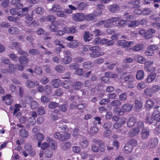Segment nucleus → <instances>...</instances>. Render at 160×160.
I'll list each match as a JSON object with an SVG mask.
<instances>
[{
  "label": "nucleus",
  "instance_id": "obj_57",
  "mask_svg": "<svg viewBox=\"0 0 160 160\" xmlns=\"http://www.w3.org/2000/svg\"><path fill=\"white\" fill-rule=\"evenodd\" d=\"M58 105L59 104L58 103L51 102L49 103L48 106L50 108L52 109L58 107Z\"/></svg>",
  "mask_w": 160,
  "mask_h": 160
},
{
  "label": "nucleus",
  "instance_id": "obj_10",
  "mask_svg": "<svg viewBox=\"0 0 160 160\" xmlns=\"http://www.w3.org/2000/svg\"><path fill=\"white\" fill-rule=\"evenodd\" d=\"M149 133L150 130L148 128H143L141 133L142 138L143 139H147L148 137Z\"/></svg>",
  "mask_w": 160,
  "mask_h": 160
},
{
  "label": "nucleus",
  "instance_id": "obj_44",
  "mask_svg": "<svg viewBox=\"0 0 160 160\" xmlns=\"http://www.w3.org/2000/svg\"><path fill=\"white\" fill-rule=\"evenodd\" d=\"M154 121L152 116L148 115L146 118V122L148 124L152 123Z\"/></svg>",
  "mask_w": 160,
  "mask_h": 160
},
{
  "label": "nucleus",
  "instance_id": "obj_26",
  "mask_svg": "<svg viewBox=\"0 0 160 160\" xmlns=\"http://www.w3.org/2000/svg\"><path fill=\"white\" fill-rule=\"evenodd\" d=\"M124 80L127 83L132 82L134 80V76L132 74L128 75L124 78Z\"/></svg>",
  "mask_w": 160,
  "mask_h": 160
},
{
  "label": "nucleus",
  "instance_id": "obj_64",
  "mask_svg": "<svg viewBox=\"0 0 160 160\" xmlns=\"http://www.w3.org/2000/svg\"><path fill=\"white\" fill-rule=\"evenodd\" d=\"M98 132V128L95 127H93L91 128L90 130V133L92 134H96Z\"/></svg>",
  "mask_w": 160,
  "mask_h": 160
},
{
  "label": "nucleus",
  "instance_id": "obj_4",
  "mask_svg": "<svg viewBox=\"0 0 160 160\" xmlns=\"http://www.w3.org/2000/svg\"><path fill=\"white\" fill-rule=\"evenodd\" d=\"M134 44L132 41L126 42L125 40H119L117 41L116 45L117 46H122V47H129Z\"/></svg>",
  "mask_w": 160,
  "mask_h": 160
},
{
  "label": "nucleus",
  "instance_id": "obj_11",
  "mask_svg": "<svg viewBox=\"0 0 160 160\" xmlns=\"http://www.w3.org/2000/svg\"><path fill=\"white\" fill-rule=\"evenodd\" d=\"M108 9L111 12L115 13L119 11L120 8L118 4H113L109 6Z\"/></svg>",
  "mask_w": 160,
  "mask_h": 160
},
{
  "label": "nucleus",
  "instance_id": "obj_53",
  "mask_svg": "<svg viewBox=\"0 0 160 160\" xmlns=\"http://www.w3.org/2000/svg\"><path fill=\"white\" fill-rule=\"evenodd\" d=\"M39 106L38 102L35 101H32L31 102V107L32 109H35Z\"/></svg>",
  "mask_w": 160,
  "mask_h": 160
},
{
  "label": "nucleus",
  "instance_id": "obj_42",
  "mask_svg": "<svg viewBox=\"0 0 160 160\" xmlns=\"http://www.w3.org/2000/svg\"><path fill=\"white\" fill-rule=\"evenodd\" d=\"M94 64L90 62H85L83 63V67L86 68H89L94 67Z\"/></svg>",
  "mask_w": 160,
  "mask_h": 160
},
{
  "label": "nucleus",
  "instance_id": "obj_47",
  "mask_svg": "<svg viewBox=\"0 0 160 160\" xmlns=\"http://www.w3.org/2000/svg\"><path fill=\"white\" fill-rule=\"evenodd\" d=\"M138 25H139V21H132L128 24L129 27H136Z\"/></svg>",
  "mask_w": 160,
  "mask_h": 160
},
{
  "label": "nucleus",
  "instance_id": "obj_28",
  "mask_svg": "<svg viewBox=\"0 0 160 160\" xmlns=\"http://www.w3.org/2000/svg\"><path fill=\"white\" fill-rule=\"evenodd\" d=\"M71 146V143L69 142H65L61 143L60 147L62 149L66 150L68 149Z\"/></svg>",
  "mask_w": 160,
  "mask_h": 160
},
{
  "label": "nucleus",
  "instance_id": "obj_51",
  "mask_svg": "<svg viewBox=\"0 0 160 160\" xmlns=\"http://www.w3.org/2000/svg\"><path fill=\"white\" fill-rule=\"evenodd\" d=\"M105 75L107 77L111 78H116L118 77V75L116 74H113L111 72H107L105 73Z\"/></svg>",
  "mask_w": 160,
  "mask_h": 160
},
{
  "label": "nucleus",
  "instance_id": "obj_33",
  "mask_svg": "<svg viewBox=\"0 0 160 160\" xmlns=\"http://www.w3.org/2000/svg\"><path fill=\"white\" fill-rule=\"evenodd\" d=\"M125 152L126 153L129 154L130 153L132 150V146L130 145L129 144H126L124 146Z\"/></svg>",
  "mask_w": 160,
  "mask_h": 160
},
{
  "label": "nucleus",
  "instance_id": "obj_7",
  "mask_svg": "<svg viewBox=\"0 0 160 160\" xmlns=\"http://www.w3.org/2000/svg\"><path fill=\"white\" fill-rule=\"evenodd\" d=\"M159 108V106H157L156 108H154L152 116L154 120L157 122H160V112L157 108Z\"/></svg>",
  "mask_w": 160,
  "mask_h": 160
},
{
  "label": "nucleus",
  "instance_id": "obj_38",
  "mask_svg": "<svg viewBox=\"0 0 160 160\" xmlns=\"http://www.w3.org/2000/svg\"><path fill=\"white\" fill-rule=\"evenodd\" d=\"M72 61V58L70 56H66L63 59L62 63L64 64H68L70 63Z\"/></svg>",
  "mask_w": 160,
  "mask_h": 160
},
{
  "label": "nucleus",
  "instance_id": "obj_35",
  "mask_svg": "<svg viewBox=\"0 0 160 160\" xmlns=\"http://www.w3.org/2000/svg\"><path fill=\"white\" fill-rule=\"evenodd\" d=\"M89 143L86 140H83L79 142V145L82 148H86L88 146Z\"/></svg>",
  "mask_w": 160,
  "mask_h": 160
},
{
  "label": "nucleus",
  "instance_id": "obj_31",
  "mask_svg": "<svg viewBox=\"0 0 160 160\" xmlns=\"http://www.w3.org/2000/svg\"><path fill=\"white\" fill-rule=\"evenodd\" d=\"M66 28L67 33H74L78 32L77 30L74 27H71V28L66 27Z\"/></svg>",
  "mask_w": 160,
  "mask_h": 160
},
{
  "label": "nucleus",
  "instance_id": "obj_55",
  "mask_svg": "<svg viewBox=\"0 0 160 160\" xmlns=\"http://www.w3.org/2000/svg\"><path fill=\"white\" fill-rule=\"evenodd\" d=\"M124 16L125 17L126 20L128 21H130L134 18L133 16L132 15L129 13H126L124 14Z\"/></svg>",
  "mask_w": 160,
  "mask_h": 160
},
{
  "label": "nucleus",
  "instance_id": "obj_63",
  "mask_svg": "<svg viewBox=\"0 0 160 160\" xmlns=\"http://www.w3.org/2000/svg\"><path fill=\"white\" fill-rule=\"evenodd\" d=\"M50 99L45 96H43L41 98V101L43 103H47L49 102Z\"/></svg>",
  "mask_w": 160,
  "mask_h": 160
},
{
  "label": "nucleus",
  "instance_id": "obj_61",
  "mask_svg": "<svg viewBox=\"0 0 160 160\" xmlns=\"http://www.w3.org/2000/svg\"><path fill=\"white\" fill-rule=\"evenodd\" d=\"M8 19L10 21L14 22H16L19 20V18L18 16H8Z\"/></svg>",
  "mask_w": 160,
  "mask_h": 160
},
{
  "label": "nucleus",
  "instance_id": "obj_18",
  "mask_svg": "<svg viewBox=\"0 0 160 160\" xmlns=\"http://www.w3.org/2000/svg\"><path fill=\"white\" fill-rule=\"evenodd\" d=\"M143 48L144 47L143 44H138L132 46L130 49H128V50L130 49L131 50H132L133 51L136 52L140 50H142ZM127 50H128V49H127Z\"/></svg>",
  "mask_w": 160,
  "mask_h": 160
},
{
  "label": "nucleus",
  "instance_id": "obj_43",
  "mask_svg": "<svg viewBox=\"0 0 160 160\" xmlns=\"http://www.w3.org/2000/svg\"><path fill=\"white\" fill-rule=\"evenodd\" d=\"M82 84L81 82H77L73 85V88L74 89L78 90L81 88Z\"/></svg>",
  "mask_w": 160,
  "mask_h": 160
},
{
  "label": "nucleus",
  "instance_id": "obj_37",
  "mask_svg": "<svg viewBox=\"0 0 160 160\" xmlns=\"http://www.w3.org/2000/svg\"><path fill=\"white\" fill-rule=\"evenodd\" d=\"M29 60L28 58L24 57H21L19 58V62L21 64H24L26 63Z\"/></svg>",
  "mask_w": 160,
  "mask_h": 160
},
{
  "label": "nucleus",
  "instance_id": "obj_8",
  "mask_svg": "<svg viewBox=\"0 0 160 160\" xmlns=\"http://www.w3.org/2000/svg\"><path fill=\"white\" fill-rule=\"evenodd\" d=\"M44 135L42 133H38L34 135V139L39 141L38 142V146L40 147L41 145V141L43 140L44 138Z\"/></svg>",
  "mask_w": 160,
  "mask_h": 160
},
{
  "label": "nucleus",
  "instance_id": "obj_48",
  "mask_svg": "<svg viewBox=\"0 0 160 160\" xmlns=\"http://www.w3.org/2000/svg\"><path fill=\"white\" fill-rule=\"evenodd\" d=\"M54 136L55 138L58 140L62 141L63 135L60 133V132H56L54 134Z\"/></svg>",
  "mask_w": 160,
  "mask_h": 160
},
{
  "label": "nucleus",
  "instance_id": "obj_3",
  "mask_svg": "<svg viewBox=\"0 0 160 160\" xmlns=\"http://www.w3.org/2000/svg\"><path fill=\"white\" fill-rule=\"evenodd\" d=\"M120 18L114 17H112L106 20L107 23L105 24L104 26L105 28L111 27L113 26V23L118 21Z\"/></svg>",
  "mask_w": 160,
  "mask_h": 160
},
{
  "label": "nucleus",
  "instance_id": "obj_22",
  "mask_svg": "<svg viewBox=\"0 0 160 160\" xmlns=\"http://www.w3.org/2000/svg\"><path fill=\"white\" fill-rule=\"evenodd\" d=\"M51 83L54 88H57L61 84V81L59 79H54L52 81Z\"/></svg>",
  "mask_w": 160,
  "mask_h": 160
},
{
  "label": "nucleus",
  "instance_id": "obj_58",
  "mask_svg": "<svg viewBox=\"0 0 160 160\" xmlns=\"http://www.w3.org/2000/svg\"><path fill=\"white\" fill-rule=\"evenodd\" d=\"M146 86L145 83L144 82H141L137 85V88L139 90H141L144 88Z\"/></svg>",
  "mask_w": 160,
  "mask_h": 160
},
{
  "label": "nucleus",
  "instance_id": "obj_52",
  "mask_svg": "<svg viewBox=\"0 0 160 160\" xmlns=\"http://www.w3.org/2000/svg\"><path fill=\"white\" fill-rule=\"evenodd\" d=\"M66 30V27H65L62 28V30H57L56 35L60 36L64 35L65 33H67Z\"/></svg>",
  "mask_w": 160,
  "mask_h": 160
},
{
  "label": "nucleus",
  "instance_id": "obj_9",
  "mask_svg": "<svg viewBox=\"0 0 160 160\" xmlns=\"http://www.w3.org/2000/svg\"><path fill=\"white\" fill-rule=\"evenodd\" d=\"M62 8V6L58 4H54L52 5L51 8L49 11L51 13H57Z\"/></svg>",
  "mask_w": 160,
  "mask_h": 160
},
{
  "label": "nucleus",
  "instance_id": "obj_19",
  "mask_svg": "<svg viewBox=\"0 0 160 160\" xmlns=\"http://www.w3.org/2000/svg\"><path fill=\"white\" fill-rule=\"evenodd\" d=\"M56 19L55 17L53 15H50L48 17H45L40 19L41 21H49L51 22L52 24H54V21Z\"/></svg>",
  "mask_w": 160,
  "mask_h": 160
},
{
  "label": "nucleus",
  "instance_id": "obj_13",
  "mask_svg": "<svg viewBox=\"0 0 160 160\" xmlns=\"http://www.w3.org/2000/svg\"><path fill=\"white\" fill-rule=\"evenodd\" d=\"M156 77V74L155 73H151L148 74L146 79V82L148 83H150L153 82Z\"/></svg>",
  "mask_w": 160,
  "mask_h": 160
},
{
  "label": "nucleus",
  "instance_id": "obj_62",
  "mask_svg": "<svg viewBox=\"0 0 160 160\" xmlns=\"http://www.w3.org/2000/svg\"><path fill=\"white\" fill-rule=\"evenodd\" d=\"M93 33L96 36H98L102 35L103 33L100 30L98 29H95L93 31Z\"/></svg>",
  "mask_w": 160,
  "mask_h": 160
},
{
  "label": "nucleus",
  "instance_id": "obj_12",
  "mask_svg": "<svg viewBox=\"0 0 160 160\" xmlns=\"http://www.w3.org/2000/svg\"><path fill=\"white\" fill-rule=\"evenodd\" d=\"M140 132L139 128L135 127L128 132V135L130 137H133L138 135Z\"/></svg>",
  "mask_w": 160,
  "mask_h": 160
},
{
  "label": "nucleus",
  "instance_id": "obj_24",
  "mask_svg": "<svg viewBox=\"0 0 160 160\" xmlns=\"http://www.w3.org/2000/svg\"><path fill=\"white\" fill-rule=\"evenodd\" d=\"M67 46L71 48H76L78 46V42L77 41L74 40L68 43Z\"/></svg>",
  "mask_w": 160,
  "mask_h": 160
},
{
  "label": "nucleus",
  "instance_id": "obj_14",
  "mask_svg": "<svg viewBox=\"0 0 160 160\" xmlns=\"http://www.w3.org/2000/svg\"><path fill=\"white\" fill-rule=\"evenodd\" d=\"M158 140L157 138H152L150 141L148 147L150 148H154L158 144Z\"/></svg>",
  "mask_w": 160,
  "mask_h": 160
},
{
  "label": "nucleus",
  "instance_id": "obj_49",
  "mask_svg": "<svg viewBox=\"0 0 160 160\" xmlns=\"http://www.w3.org/2000/svg\"><path fill=\"white\" fill-rule=\"evenodd\" d=\"M44 91L46 94L49 95L51 93V87L50 85H46L44 88Z\"/></svg>",
  "mask_w": 160,
  "mask_h": 160
},
{
  "label": "nucleus",
  "instance_id": "obj_50",
  "mask_svg": "<svg viewBox=\"0 0 160 160\" xmlns=\"http://www.w3.org/2000/svg\"><path fill=\"white\" fill-rule=\"evenodd\" d=\"M145 70L147 72H154L155 71L156 68L151 66L146 65L145 67Z\"/></svg>",
  "mask_w": 160,
  "mask_h": 160
},
{
  "label": "nucleus",
  "instance_id": "obj_6",
  "mask_svg": "<svg viewBox=\"0 0 160 160\" xmlns=\"http://www.w3.org/2000/svg\"><path fill=\"white\" fill-rule=\"evenodd\" d=\"M46 140L48 143L51 148L52 150H55L57 148V143L53 139L49 137H47L46 138Z\"/></svg>",
  "mask_w": 160,
  "mask_h": 160
},
{
  "label": "nucleus",
  "instance_id": "obj_41",
  "mask_svg": "<svg viewBox=\"0 0 160 160\" xmlns=\"http://www.w3.org/2000/svg\"><path fill=\"white\" fill-rule=\"evenodd\" d=\"M71 84V82L70 80H66L64 81L62 84V87L67 89H69Z\"/></svg>",
  "mask_w": 160,
  "mask_h": 160
},
{
  "label": "nucleus",
  "instance_id": "obj_40",
  "mask_svg": "<svg viewBox=\"0 0 160 160\" xmlns=\"http://www.w3.org/2000/svg\"><path fill=\"white\" fill-rule=\"evenodd\" d=\"M135 58L136 60L140 63H143L146 61L145 58L139 55L137 56Z\"/></svg>",
  "mask_w": 160,
  "mask_h": 160
},
{
  "label": "nucleus",
  "instance_id": "obj_45",
  "mask_svg": "<svg viewBox=\"0 0 160 160\" xmlns=\"http://www.w3.org/2000/svg\"><path fill=\"white\" fill-rule=\"evenodd\" d=\"M57 15L61 18H66L67 17V14L66 13L65 11L59 10L58 12L56 13Z\"/></svg>",
  "mask_w": 160,
  "mask_h": 160
},
{
  "label": "nucleus",
  "instance_id": "obj_2",
  "mask_svg": "<svg viewBox=\"0 0 160 160\" xmlns=\"http://www.w3.org/2000/svg\"><path fill=\"white\" fill-rule=\"evenodd\" d=\"M104 6L102 4H98L97 5V9L98 10L96 11L95 13L90 14L85 16V19L90 21L93 19L96 16L100 15L102 14V9L104 8Z\"/></svg>",
  "mask_w": 160,
  "mask_h": 160
},
{
  "label": "nucleus",
  "instance_id": "obj_32",
  "mask_svg": "<svg viewBox=\"0 0 160 160\" xmlns=\"http://www.w3.org/2000/svg\"><path fill=\"white\" fill-rule=\"evenodd\" d=\"M144 72L143 70H140L138 71L136 74V77L137 79H141L144 77Z\"/></svg>",
  "mask_w": 160,
  "mask_h": 160
},
{
  "label": "nucleus",
  "instance_id": "obj_34",
  "mask_svg": "<svg viewBox=\"0 0 160 160\" xmlns=\"http://www.w3.org/2000/svg\"><path fill=\"white\" fill-rule=\"evenodd\" d=\"M151 88L153 94L160 91V86L159 85H153Z\"/></svg>",
  "mask_w": 160,
  "mask_h": 160
},
{
  "label": "nucleus",
  "instance_id": "obj_23",
  "mask_svg": "<svg viewBox=\"0 0 160 160\" xmlns=\"http://www.w3.org/2000/svg\"><path fill=\"white\" fill-rule=\"evenodd\" d=\"M154 102L153 101L149 99L146 102L145 107L147 110H150L153 107Z\"/></svg>",
  "mask_w": 160,
  "mask_h": 160
},
{
  "label": "nucleus",
  "instance_id": "obj_46",
  "mask_svg": "<svg viewBox=\"0 0 160 160\" xmlns=\"http://www.w3.org/2000/svg\"><path fill=\"white\" fill-rule=\"evenodd\" d=\"M34 11L37 14H41L44 12L43 9L40 7H38L35 8L34 9Z\"/></svg>",
  "mask_w": 160,
  "mask_h": 160
},
{
  "label": "nucleus",
  "instance_id": "obj_20",
  "mask_svg": "<svg viewBox=\"0 0 160 160\" xmlns=\"http://www.w3.org/2000/svg\"><path fill=\"white\" fill-rule=\"evenodd\" d=\"M132 105L131 104L126 103L122 106L121 110L123 112L130 111L132 109Z\"/></svg>",
  "mask_w": 160,
  "mask_h": 160
},
{
  "label": "nucleus",
  "instance_id": "obj_36",
  "mask_svg": "<svg viewBox=\"0 0 160 160\" xmlns=\"http://www.w3.org/2000/svg\"><path fill=\"white\" fill-rule=\"evenodd\" d=\"M135 107L137 110L140 109L142 108V102L138 100H136L135 101Z\"/></svg>",
  "mask_w": 160,
  "mask_h": 160
},
{
  "label": "nucleus",
  "instance_id": "obj_15",
  "mask_svg": "<svg viewBox=\"0 0 160 160\" xmlns=\"http://www.w3.org/2000/svg\"><path fill=\"white\" fill-rule=\"evenodd\" d=\"M39 84V82L37 81H35L34 82L33 81L28 80L26 83V86L29 88H32L35 86Z\"/></svg>",
  "mask_w": 160,
  "mask_h": 160
},
{
  "label": "nucleus",
  "instance_id": "obj_21",
  "mask_svg": "<svg viewBox=\"0 0 160 160\" xmlns=\"http://www.w3.org/2000/svg\"><path fill=\"white\" fill-rule=\"evenodd\" d=\"M137 121L136 119L134 117L130 118L127 121V125L128 127H133L136 123Z\"/></svg>",
  "mask_w": 160,
  "mask_h": 160
},
{
  "label": "nucleus",
  "instance_id": "obj_39",
  "mask_svg": "<svg viewBox=\"0 0 160 160\" xmlns=\"http://www.w3.org/2000/svg\"><path fill=\"white\" fill-rule=\"evenodd\" d=\"M111 104L112 106L114 107H117L120 106L121 105L122 103L118 100H114L112 102Z\"/></svg>",
  "mask_w": 160,
  "mask_h": 160
},
{
  "label": "nucleus",
  "instance_id": "obj_29",
  "mask_svg": "<svg viewBox=\"0 0 160 160\" xmlns=\"http://www.w3.org/2000/svg\"><path fill=\"white\" fill-rule=\"evenodd\" d=\"M19 134L21 137L23 138H25L28 137V132L26 129H22L20 131Z\"/></svg>",
  "mask_w": 160,
  "mask_h": 160
},
{
  "label": "nucleus",
  "instance_id": "obj_27",
  "mask_svg": "<svg viewBox=\"0 0 160 160\" xmlns=\"http://www.w3.org/2000/svg\"><path fill=\"white\" fill-rule=\"evenodd\" d=\"M144 95L148 98H150L153 96V93L151 88H147L144 91Z\"/></svg>",
  "mask_w": 160,
  "mask_h": 160
},
{
  "label": "nucleus",
  "instance_id": "obj_1",
  "mask_svg": "<svg viewBox=\"0 0 160 160\" xmlns=\"http://www.w3.org/2000/svg\"><path fill=\"white\" fill-rule=\"evenodd\" d=\"M90 51L92 52L90 53L89 56L92 58H97L104 54V52L101 51V48L98 46L92 47Z\"/></svg>",
  "mask_w": 160,
  "mask_h": 160
},
{
  "label": "nucleus",
  "instance_id": "obj_17",
  "mask_svg": "<svg viewBox=\"0 0 160 160\" xmlns=\"http://www.w3.org/2000/svg\"><path fill=\"white\" fill-rule=\"evenodd\" d=\"M125 123V121L124 119H119L118 121L114 124L113 127L115 129H118L121 127Z\"/></svg>",
  "mask_w": 160,
  "mask_h": 160
},
{
  "label": "nucleus",
  "instance_id": "obj_25",
  "mask_svg": "<svg viewBox=\"0 0 160 160\" xmlns=\"http://www.w3.org/2000/svg\"><path fill=\"white\" fill-rule=\"evenodd\" d=\"M11 98V95L8 94L6 96L4 97L2 99L5 101V102L7 104L10 105L12 103V101Z\"/></svg>",
  "mask_w": 160,
  "mask_h": 160
},
{
  "label": "nucleus",
  "instance_id": "obj_30",
  "mask_svg": "<svg viewBox=\"0 0 160 160\" xmlns=\"http://www.w3.org/2000/svg\"><path fill=\"white\" fill-rule=\"evenodd\" d=\"M8 32L11 34H15L18 33L19 31L17 28L12 27L8 29Z\"/></svg>",
  "mask_w": 160,
  "mask_h": 160
},
{
  "label": "nucleus",
  "instance_id": "obj_59",
  "mask_svg": "<svg viewBox=\"0 0 160 160\" xmlns=\"http://www.w3.org/2000/svg\"><path fill=\"white\" fill-rule=\"evenodd\" d=\"M35 122V119L34 118L30 117L28 119V123L31 125H34Z\"/></svg>",
  "mask_w": 160,
  "mask_h": 160
},
{
  "label": "nucleus",
  "instance_id": "obj_54",
  "mask_svg": "<svg viewBox=\"0 0 160 160\" xmlns=\"http://www.w3.org/2000/svg\"><path fill=\"white\" fill-rule=\"evenodd\" d=\"M37 113L39 115H42L45 113V111L43 107H40L38 109Z\"/></svg>",
  "mask_w": 160,
  "mask_h": 160
},
{
  "label": "nucleus",
  "instance_id": "obj_60",
  "mask_svg": "<svg viewBox=\"0 0 160 160\" xmlns=\"http://www.w3.org/2000/svg\"><path fill=\"white\" fill-rule=\"evenodd\" d=\"M69 68L70 69L75 70L77 69L79 67L78 64L76 63H73L69 65Z\"/></svg>",
  "mask_w": 160,
  "mask_h": 160
},
{
  "label": "nucleus",
  "instance_id": "obj_56",
  "mask_svg": "<svg viewBox=\"0 0 160 160\" xmlns=\"http://www.w3.org/2000/svg\"><path fill=\"white\" fill-rule=\"evenodd\" d=\"M87 4L84 2H81L77 5L78 8L80 10H83L84 8L87 6Z\"/></svg>",
  "mask_w": 160,
  "mask_h": 160
},
{
  "label": "nucleus",
  "instance_id": "obj_16",
  "mask_svg": "<svg viewBox=\"0 0 160 160\" xmlns=\"http://www.w3.org/2000/svg\"><path fill=\"white\" fill-rule=\"evenodd\" d=\"M93 36V35L88 32H85L83 35V39L86 42L89 41L92 38Z\"/></svg>",
  "mask_w": 160,
  "mask_h": 160
},
{
  "label": "nucleus",
  "instance_id": "obj_5",
  "mask_svg": "<svg viewBox=\"0 0 160 160\" xmlns=\"http://www.w3.org/2000/svg\"><path fill=\"white\" fill-rule=\"evenodd\" d=\"M72 18L76 22H81L85 19V15L82 13H75L72 16Z\"/></svg>",
  "mask_w": 160,
  "mask_h": 160
}]
</instances>
